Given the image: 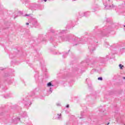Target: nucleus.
<instances>
[{"mask_svg": "<svg viewBox=\"0 0 125 125\" xmlns=\"http://www.w3.org/2000/svg\"><path fill=\"white\" fill-rule=\"evenodd\" d=\"M65 33H66V30H60L55 31L54 39L59 38V40H61L62 42H70L71 40H72V35H68L60 36L61 35H63V34H65Z\"/></svg>", "mask_w": 125, "mask_h": 125, "instance_id": "obj_1", "label": "nucleus"}, {"mask_svg": "<svg viewBox=\"0 0 125 125\" xmlns=\"http://www.w3.org/2000/svg\"><path fill=\"white\" fill-rule=\"evenodd\" d=\"M118 28V24H112L108 26H104L101 30V34L102 36H106L107 37L108 35H109L111 32L117 30Z\"/></svg>", "mask_w": 125, "mask_h": 125, "instance_id": "obj_2", "label": "nucleus"}, {"mask_svg": "<svg viewBox=\"0 0 125 125\" xmlns=\"http://www.w3.org/2000/svg\"><path fill=\"white\" fill-rule=\"evenodd\" d=\"M87 42L89 43L88 49H89L91 53H92V51L95 50L96 44H95V43L93 42V41H92V40L91 39H87Z\"/></svg>", "mask_w": 125, "mask_h": 125, "instance_id": "obj_3", "label": "nucleus"}, {"mask_svg": "<svg viewBox=\"0 0 125 125\" xmlns=\"http://www.w3.org/2000/svg\"><path fill=\"white\" fill-rule=\"evenodd\" d=\"M108 2H110V0H108L107 1L104 2V5L106 9H116V8H117L116 6H114L113 4L112 5H109Z\"/></svg>", "mask_w": 125, "mask_h": 125, "instance_id": "obj_4", "label": "nucleus"}, {"mask_svg": "<svg viewBox=\"0 0 125 125\" xmlns=\"http://www.w3.org/2000/svg\"><path fill=\"white\" fill-rule=\"evenodd\" d=\"M23 103L24 104V106L26 108H28V107H30V106L32 105V103L28 97L25 98L23 99Z\"/></svg>", "mask_w": 125, "mask_h": 125, "instance_id": "obj_5", "label": "nucleus"}, {"mask_svg": "<svg viewBox=\"0 0 125 125\" xmlns=\"http://www.w3.org/2000/svg\"><path fill=\"white\" fill-rule=\"evenodd\" d=\"M85 41V39H84V37H83V38H79L78 37H75L74 39V41L76 43L75 44V45H77V44H79V43H84L83 42Z\"/></svg>", "mask_w": 125, "mask_h": 125, "instance_id": "obj_6", "label": "nucleus"}, {"mask_svg": "<svg viewBox=\"0 0 125 125\" xmlns=\"http://www.w3.org/2000/svg\"><path fill=\"white\" fill-rule=\"evenodd\" d=\"M75 26V23L72 21H68L67 25H66L67 29H71Z\"/></svg>", "mask_w": 125, "mask_h": 125, "instance_id": "obj_7", "label": "nucleus"}, {"mask_svg": "<svg viewBox=\"0 0 125 125\" xmlns=\"http://www.w3.org/2000/svg\"><path fill=\"white\" fill-rule=\"evenodd\" d=\"M98 7H99V6L97 4L93 5L91 8L92 12H95V11H97V10H99V8H98Z\"/></svg>", "mask_w": 125, "mask_h": 125, "instance_id": "obj_8", "label": "nucleus"}, {"mask_svg": "<svg viewBox=\"0 0 125 125\" xmlns=\"http://www.w3.org/2000/svg\"><path fill=\"white\" fill-rule=\"evenodd\" d=\"M20 122V118L19 117H16L14 119L12 120V123L14 125H17Z\"/></svg>", "mask_w": 125, "mask_h": 125, "instance_id": "obj_9", "label": "nucleus"}, {"mask_svg": "<svg viewBox=\"0 0 125 125\" xmlns=\"http://www.w3.org/2000/svg\"><path fill=\"white\" fill-rule=\"evenodd\" d=\"M32 24L34 27H38V26H39V23H38V21H37V20H33V21H32Z\"/></svg>", "mask_w": 125, "mask_h": 125, "instance_id": "obj_10", "label": "nucleus"}, {"mask_svg": "<svg viewBox=\"0 0 125 125\" xmlns=\"http://www.w3.org/2000/svg\"><path fill=\"white\" fill-rule=\"evenodd\" d=\"M21 116H22V118H26V117H28V115H27V112H26V111L21 112Z\"/></svg>", "mask_w": 125, "mask_h": 125, "instance_id": "obj_11", "label": "nucleus"}, {"mask_svg": "<svg viewBox=\"0 0 125 125\" xmlns=\"http://www.w3.org/2000/svg\"><path fill=\"white\" fill-rule=\"evenodd\" d=\"M115 57V55L113 54H109L108 55L106 56V58L107 59H112V58H114Z\"/></svg>", "mask_w": 125, "mask_h": 125, "instance_id": "obj_12", "label": "nucleus"}, {"mask_svg": "<svg viewBox=\"0 0 125 125\" xmlns=\"http://www.w3.org/2000/svg\"><path fill=\"white\" fill-rule=\"evenodd\" d=\"M16 55H17L16 53H11L10 54L9 57L11 59H13V58H14V57H15Z\"/></svg>", "mask_w": 125, "mask_h": 125, "instance_id": "obj_13", "label": "nucleus"}, {"mask_svg": "<svg viewBox=\"0 0 125 125\" xmlns=\"http://www.w3.org/2000/svg\"><path fill=\"white\" fill-rule=\"evenodd\" d=\"M36 7H37V5L32 4L30 6L29 8L31 10H36Z\"/></svg>", "mask_w": 125, "mask_h": 125, "instance_id": "obj_14", "label": "nucleus"}, {"mask_svg": "<svg viewBox=\"0 0 125 125\" xmlns=\"http://www.w3.org/2000/svg\"><path fill=\"white\" fill-rule=\"evenodd\" d=\"M79 71H80V69L78 67H75L73 70V73H75V74H78V73H79Z\"/></svg>", "mask_w": 125, "mask_h": 125, "instance_id": "obj_15", "label": "nucleus"}, {"mask_svg": "<svg viewBox=\"0 0 125 125\" xmlns=\"http://www.w3.org/2000/svg\"><path fill=\"white\" fill-rule=\"evenodd\" d=\"M85 16V12H79V17H83Z\"/></svg>", "mask_w": 125, "mask_h": 125, "instance_id": "obj_16", "label": "nucleus"}, {"mask_svg": "<svg viewBox=\"0 0 125 125\" xmlns=\"http://www.w3.org/2000/svg\"><path fill=\"white\" fill-rule=\"evenodd\" d=\"M99 60L102 63H103L104 62H105V61H106V59H105V58L103 57H100Z\"/></svg>", "mask_w": 125, "mask_h": 125, "instance_id": "obj_17", "label": "nucleus"}, {"mask_svg": "<svg viewBox=\"0 0 125 125\" xmlns=\"http://www.w3.org/2000/svg\"><path fill=\"white\" fill-rule=\"evenodd\" d=\"M110 121H111V119H110V118H106L105 119V125H109L110 124V122H110ZM107 122H108L107 123H106Z\"/></svg>", "mask_w": 125, "mask_h": 125, "instance_id": "obj_18", "label": "nucleus"}, {"mask_svg": "<svg viewBox=\"0 0 125 125\" xmlns=\"http://www.w3.org/2000/svg\"><path fill=\"white\" fill-rule=\"evenodd\" d=\"M42 35H40L39 36V38L38 40H40L41 41V42H43V41H45V39H43V38H42Z\"/></svg>", "mask_w": 125, "mask_h": 125, "instance_id": "obj_19", "label": "nucleus"}, {"mask_svg": "<svg viewBox=\"0 0 125 125\" xmlns=\"http://www.w3.org/2000/svg\"><path fill=\"white\" fill-rule=\"evenodd\" d=\"M89 15H90V12L87 11V12H85V17H88V16H89Z\"/></svg>", "mask_w": 125, "mask_h": 125, "instance_id": "obj_20", "label": "nucleus"}, {"mask_svg": "<svg viewBox=\"0 0 125 125\" xmlns=\"http://www.w3.org/2000/svg\"><path fill=\"white\" fill-rule=\"evenodd\" d=\"M47 85L48 87L54 86V85L52 84V83H51V82H49V83H47Z\"/></svg>", "mask_w": 125, "mask_h": 125, "instance_id": "obj_21", "label": "nucleus"}, {"mask_svg": "<svg viewBox=\"0 0 125 125\" xmlns=\"http://www.w3.org/2000/svg\"><path fill=\"white\" fill-rule=\"evenodd\" d=\"M93 123H95V124H97L98 123V119L97 118H95L93 119Z\"/></svg>", "mask_w": 125, "mask_h": 125, "instance_id": "obj_22", "label": "nucleus"}, {"mask_svg": "<svg viewBox=\"0 0 125 125\" xmlns=\"http://www.w3.org/2000/svg\"><path fill=\"white\" fill-rule=\"evenodd\" d=\"M68 56V53H64L63 55L62 56L63 58H66Z\"/></svg>", "mask_w": 125, "mask_h": 125, "instance_id": "obj_23", "label": "nucleus"}, {"mask_svg": "<svg viewBox=\"0 0 125 125\" xmlns=\"http://www.w3.org/2000/svg\"><path fill=\"white\" fill-rule=\"evenodd\" d=\"M39 58H41V56H40V55L38 54L37 56L35 57L34 59H39Z\"/></svg>", "mask_w": 125, "mask_h": 125, "instance_id": "obj_24", "label": "nucleus"}, {"mask_svg": "<svg viewBox=\"0 0 125 125\" xmlns=\"http://www.w3.org/2000/svg\"><path fill=\"white\" fill-rule=\"evenodd\" d=\"M57 120H61V114H58Z\"/></svg>", "mask_w": 125, "mask_h": 125, "instance_id": "obj_25", "label": "nucleus"}, {"mask_svg": "<svg viewBox=\"0 0 125 125\" xmlns=\"http://www.w3.org/2000/svg\"><path fill=\"white\" fill-rule=\"evenodd\" d=\"M119 67L122 70V69H123V68H124V65H122V64H120L119 65Z\"/></svg>", "mask_w": 125, "mask_h": 125, "instance_id": "obj_26", "label": "nucleus"}, {"mask_svg": "<svg viewBox=\"0 0 125 125\" xmlns=\"http://www.w3.org/2000/svg\"><path fill=\"white\" fill-rule=\"evenodd\" d=\"M19 14L21 15V16H23V12L21 11H19Z\"/></svg>", "mask_w": 125, "mask_h": 125, "instance_id": "obj_27", "label": "nucleus"}, {"mask_svg": "<svg viewBox=\"0 0 125 125\" xmlns=\"http://www.w3.org/2000/svg\"><path fill=\"white\" fill-rule=\"evenodd\" d=\"M34 77H35L36 80H38V79H39V75L38 74L35 75Z\"/></svg>", "mask_w": 125, "mask_h": 125, "instance_id": "obj_28", "label": "nucleus"}, {"mask_svg": "<svg viewBox=\"0 0 125 125\" xmlns=\"http://www.w3.org/2000/svg\"><path fill=\"white\" fill-rule=\"evenodd\" d=\"M23 16H29V17H31V16H32V14H25Z\"/></svg>", "mask_w": 125, "mask_h": 125, "instance_id": "obj_29", "label": "nucleus"}, {"mask_svg": "<svg viewBox=\"0 0 125 125\" xmlns=\"http://www.w3.org/2000/svg\"><path fill=\"white\" fill-rule=\"evenodd\" d=\"M53 41H55V40L53 39V38L51 37V38L50 39V41L51 42H53Z\"/></svg>", "mask_w": 125, "mask_h": 125, "instance_id": "obj_30", "label": "nucleus"}, {"mask_svg": "<svg viewBox=\"0 0 125 125\" xmlns=\"http://www.w3.org/2000/svg\"><path fill=\"white\" fill-rule=\"evenodd\" d=\"M98 80L99 81H103V78H102V77H99V78H98Z\"/></svg>", "mask_w": 125, "mask_h": 125, "instance_id": "obj_31", "label": "nucleus"}, {"mask_svg": "<svg viewBox=\"0 0 125 125\" xmlns=\"http://www.w3.org/2000/svg\"><path fill=\"white\" fill-rule=\"evenodd\" d=\"M125 49L124 48L121 49V52H125Z\"/></svg>", "mask_w": 125, "mask_h": 125, "instance_id": "obj_32", "label": "nucleus"}, {"mask_svg": "<svg viewBox=\"0 0 125 125\" xmlns=\"http://www.w3.org/2000/svg\"><path fill=\"white\" fill-rule=\"evenodd\" d=\"M34 95H35V92H33L32 93V94L30 95V96H31V97H33V96H34Z\"/></svg>", "mask_w": 125, "mask_h": 125, "instance_id": "obj_33", "label": "nucleus"}, {"mask_svg": "<svg viewBox=\"0 0 125 125\" xmlns=\"http://www.w3.org/2000/svg\"><path fill=\"white\" fill-rule=\"evenodd\" d=\"M42 70L43 71V72H46V69L45 67H44V69L42 68Z\"/></svg>", "mask_w": 125, "mask_h": 125, "instance_id": "obj_34", "label": "nucleus"}, {"mask_svg": "<svg viewBox=\"0 0 125 125\" xmlns=\"http://www.w3.org/2000/svg\"><path fill=\"white\" fill-rule=\"evenodd\" d=\"M53 90L52 89V88L50 87V89H49V91L50 92V93H51L52 92V91Z\"/></svg>", "mask_w": 125, "mask_h": 125, "instance_id": "obj_35", "label": "nucleus"}, {"mask_svg": "<svg viewBox=\"0 0 125 125\" xmlns=\"http://www.w3.org/2000/svg\"><path fill=\"white\" fill-rule=\"evenodd\" d=\"M105 46H106V47H109V46H110V45H109V44H106Z\"/></svg>", "mask_w": 125, "mask_h": 125, "instance_id": "obj_36", "label": "nucleus"}, {"mask_svg": "<svg viewBox=\"0 0 125 125\" xmlns=\"http://www.w3.org/2000/svg\"><path fill=\"white\" fill-rule=\"evenodd\" d=\"M51 32L52 33H54V30H53V29H51Z\"/></svg>", "mask_w": 125, "mask_h": 125, "instance_id": "obj_37", "label": "nucleus"}, {"mask_svg": "<svg viewBox=\"0 0 125 125\" xmlns=\"http://www.w3.org/2000/svg\"><path fill=\"white\" fill-rule=\"evenodd\" d=\"M110 21V20L109 19H106V22H109Z\"/></svg>", "mask_w": 125, "mask_h": 125, "instance_id": "obj_38", "label": "nucleus"}, {"mask_svg": "<svg viewBox=\"0 0 125 125\" xmlns=\"http://www.w3.org/2000/svg\"><path fill=\"white\" fill-rule=\"evenodd\" d=\"M3 115V112H2L0 114V116H2Z\"/></svg>", "mask_w": 125, "mask_h": 125, "instance_id": "obj_39", "label": "nucleus"}, {"mask_svg": "<svg viewBox=\"0 0 125 125\" xmlns=\"http://www.w3.org/2000/svg\"><path fill=\"white\" fill-rule=\"evenodd\" d=\"M18 16H15L14 17V19H15L16 18H17V17H18Z\"/></svg>", "mask_w": 125, "mask_h": 125, "instance_id": "obj_40", "label": "nucleus"}, {"mask_svg": "<svg viewBox=\"0 0 125 125\" xmlns=\"http://www.w3.org/2000/svg\"><path fill=\"white\" fill-rule=\"evenodd\" d=\"M57 53L56 52H55V53H53V52H52V54H56Z\"/></svg>", "mask_w": 125, "mask_h": 125, "instance_id": "obj_41", "label": "nucleus"}, {"mask_svg": "<svg viewBox=\"0 0 125 125\" xmlns=\"http://www.w3.org/2000/svg\"><path fill=\"white\" fill-rule=\"evenodd\" d=\"M66 107V108H69V104H67Z\"/></svg>", "mask_w": 125, "mask_h": 125, "instance_id": "obj_42", "label": "nucleus"}, {"mask_svg": "<svg viewBox=\"0 0 125 125\" xmlns=\"http://www.w3.org/2000/svg\"><path fill=\"white\" fill-rule=\"evenodd\" d=\"M57 106H60V104H57Z\"/></svg>", "mask_w": 125, "mask_h": 125, "instance_id": "obj_43", "label": "nucleus"}, {"mask_svg": "<svg viewBox=\"0 0 125 125\" xmlns=\"http://www.w3.org/2000/svg\"><path fill=\"white\" fill-rule=\"evenodd\" d=\"M26 24V25H29V23L28 22H27Z\"/></svg>", "mask_w": 125, "mask_h": 125, "instance_id": "obj_44", "label": "nucleus"}, {"mask_svg": "<svg viewBox=\"0 0 125 125\" xmlns=\"http://www.w3.org/2000/svg\"><path fill=\"white\" fill-rule=\"evenodd\" d=\"M123 80H125V77L123 78Z\"/></svg>", "mask_w": 125, "mask_h": 125, "instance_id": "obj_45", "label": "nucleus"}, {"mask_svg": "<svg viewBox=\"0 0 125 125\" xmlns=\"http://www.w3.org/2000/svg\"><path fill=\"white\" fill-rule=\"evenodd\" d=\"M44 0V1L45 2V1H47V0Z\"/></svg>", "mask_w": 125, "mask_h": 125, "instance_id": "obj_46", "label": "nucleus"}, {"mask_svg": "<svg viewBox=\"0 0 125 125\" xmlns=\"http://www.w3.org/2000/svg\"><path fill=\"white\" fill-rule=\"evenodd\" d=\"M87 80H88V79H86V82H87Z\"/></svg>", "mask_w": 125, "mask_h": 125, "instance_id": "obj_47", "label": "nucleus"}, {"mask_svg": "<svg viewBox=\"0 0 125 125\" xmlns=\"http://www.w3.org/2000/svg\"><path fill=\"white\" fill-rule=\"evenodd\" d=\"M121 123L122 124H123V121H122L121 122Z\"/></svg>", "mask_w": 125, "mask_h": 125, "instance_id": "obj_48", "label": "nucleus"}, {"mask_svg": "<svg viewBox=\"0 0 125 125\" xmlns=\"http://www.w3.org/2000/svg\"><path fill=\"white\" fill-rule=\"evenodd\" d=\"M81 116H83V113H81Z\"/></svg>", "mask_w": 125, "mask_h": 125, "instance_id": "obj_49", "label": "nucleus"}, {"mask_svg": "<svg viewBox=\"0 0 125 125\" xmlns=\"http://www.w3.org/2000/svg\"><path fill=\"white\" fill-rule=\"evenodd\" d=\"M2 89H3H3H4L3 88H2Z\"/></svg>", "mask_w": 125, "mask_h": 125, "instance_id": "obj_50", "label": "nucleus"}, {"mask_svg": "<svg viewBox=\"0 0 125 125\" xmlns=\"http://www.w3.org/2000/svg\"><path fill=\"white\" fill-rule=\"evenodd\" d=\"M96 42L97 43V41H96Z\"/></svg>", "mask_w": 125, "mask_h": 125, "instance_id": "obj_51", "label": "nucleus"}, {"mask_svg": "<svg viewBox=\"0 0 125 125\" xmlns=\"http://www.w3.org/2000/svg\"><path fill=\"white\" fill-rule=\"evenodd\" d=\"M68 51H70V50H68Z\"/></svg>", "mask_w": 125, "mask_h": 125, "instance_id": "obj_52", "label": "nucleus"}, {"mask_svg": "<svg viewBox=\"0 0 125 125\" xmlns=\"http://www.w3.org/2000/svg\"><path fill=\"white\" fill-rule=\"evenodd\" d=\"M0 87H1V86H0Z\"/></svg>", "mask_w": 125, "mask_h": 125, "instance_id": "obj_53", "label": "nucleus"}, {"mask_svg": "<svg viewBox=\"0 0 125 125\" xmlns=\"http://www.w3.org/2000/svg\"><path fill=\"white\" fill-rule=\"evenodd\" d=\"M103 113H104V111H103Z\"/></svg>", "mask_w": 125, "mask_h": 125, "instance_id": "obj_54", "label": "nucleus"}]
</instances>
